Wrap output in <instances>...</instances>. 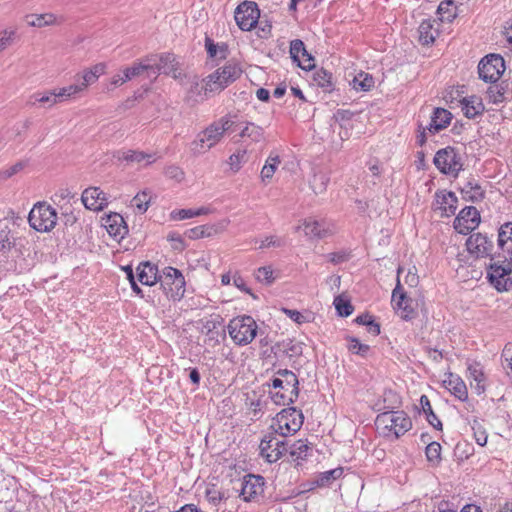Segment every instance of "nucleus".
<instances>
[{
	"instance_id": "obj_31",
	"label": "nucleus",
	"mask_w": 512,
	"mask_h": 512,
	"mask_svg": "<svg viewBox=\"0 0 512 512\" xmlns=\"http://www.w3.org/2000/svg\"><path fill=\"white\" fill-rule=\"evenodd\" d=\"M136 271L138 281L142 284L152 286L157 282V267L150 262L140 263Z\"/></svg>"
},
{
	"instance_id": "obj_44",
	"label": "nucleus",
	"mask_w": 512,
	"mask_h": 512,
	"mask_svg": "<svg viewBox=\"0 0 512 512\" xmlns=\"http://www.w3.org/2000/svg\"><path fill=\"white\" fill-rule=\"evenodd\" d=\"M256 243H259V249L280 248L285 245V240L284 238L276 235H269L263 239L256 240Z\"/></svg>"
},
{
	"instance_id": "obj_21",
	"label": "nucleus",
	"mask_w": 512,
	"mask_h": 512,
	"mask_svg": "<svg viewBox=\"0 0 512 512\" xmlns=\"http://www.w3.org/2000/svg\"><path fill=\"white\" fill-rule=\"evenodd\" d=\"M81 201L87 209L94 211L102 210L108 204L106 194L98 187L85 189L82 193Z\"/></svg>"
},
{
	"instance_id": "obj_46",
	"label": "nucleus",
	"mask_w": 512,
	"mask_h": 512,
	"mask_svg": "<svg viewBox=\"0 0 512 512\" xmlns=\"http://www.w3.org/2000/svg\"><path fill=\"white\" fill-rule=\"evenodd\" d=\"M56 22V17L53 14H42V15H32L28 19V24L34 27H44L47 25L54 24Z\"/></svg>"
},
{
	"instance_id": "obj_12",
	"label": "nucleus",
	"mask_w": 512,
	"mask_h": 512,
	"mask_svg": "<svg viewBox=\"0 0 512 512\" xmlns=\"http://www.w3.org/2000/svg\"><path fill=\"white\" fill-rule=\"evenodd\" d=\"M235 21L243 31H250L258 22L260 10L253 1H244L235 10Z\"/></svg>"
},
{
	"instance_id": "obj_13",
	"label": "nucleus",
	"mask_w": 512,
	"mask_h": 512,
	"mask_svg": "<svg viewBox=\"0 0 512 512\" xmlns=\"http://www.w3.org/2000/svg\"><path fill=\"white\" fill-rule=\"evenodd\" d=\"M480 213L473 207L463 208L454 220V229L460 234H468L478 227Z\"/></svg>"
},
{
	"instance_id": "obj_50",
	"label": "nucleus",
	"mask_w": 512,
	"mask_h": 512,
	"mask_svg": "<svg viewBox=\"0 0 512 512\" xmlns=\"http://www.w3.org/2000/svg\"><path fill=\"white\" fill-rule=\"evenodd\" d=\"M290 54H291V58L294 61H298L299 62L300 61V55L301 54H306V49H305L304 43L301 40H299V39L291 41V44H290Z\"/></svg>"
},
{
	"instance_id": "obj_29",
	"label": "nucleus",
	"mask_w": 512,
	"mask_h": 512,
	"mask_svg": "<svg viewBox=\"0 0 512 512\" xmlns=\"http://www.w3.org/2000/svg\"><path fill=\"white\" fill-rule=\"evenodd\" d=\"M460 104L464 115L469 119L481 115L485 110L482 99L478 96L463 98Z\"/></svg>"
},
{
	"instance_id": "obj_37",
	"label": "nucleus",
	"mask_w": 512,
	"mask_h": 512,
	"mask_svg": "<svg viewBox=\"0 0 512 512\" xmlns=\"http://www.w3.org/2000/svg\"><path fill=\"white\" fill-rule=\"evenodd\" d=\"M420 405L422 407V410L424 414L426 415V418L428 422L436 429L441 430L442 429V423L438 419V417L435 415V413L432 410V406L430 404V401L426 395H422L420 398Z\"/></svg>"
},
{
	"instance_id": "obj_48",
	"label": "nucleus",
	"mask_w": 512,
	"mask_h": 512,
	"mask_svg": "<svg viewBox=\"0 0 512 512\" xmlns=\"http://www.w3.org/2000/svg\"><path fill=\"white\" fill-rule=\"evenodd\" d=\"M335 308L340 316L347 317L352 314L354 308L351 303L341 296H338L334 300Z\"/></svg>"
},
{
	"instance_id": "obj_41",
	"label": "nucleus",
	"mask_w": 512,
	"mask_h": 512,
	"mask_svg": "<svg viewBox=\"0 0 512 512\" xmlns=\"http://www.w3.org/2000/svg\"><path fill=\"white\" fill-rule=\"evenodd\" d=\"M119 159H123L127 162H135L141 163L146 161L147 164H150L154 161L153 156L151 154H147L141 151H126L122 153V156Z\"/></svg>"
},
{
	"instance_id": "obj_49",
	"label": "nucleus",
	"mask_w": 512,
	"mask_h": 512,
	"mask_svg": "<svg viewBox=\"0 0 512 512\" xmlns=\"http://www.w3.org/2000/svg\"><path fill=\"white\" fill-rule=\"evenodd\" d=\"M273 274H274V272H273L271 266H264V267L258 268L255 276L259 282H261L265 285H270L275 280V277Z\"/></svg>"
},
{
	"instance_id": "obj_25",
	"label": "nucleus",
	"mask_w": 512,
	"mask_h": 512,
	"mask_svg": "<svg viewBox=\"0 0 512 512\" xmlns=\"http://www.w3.org/2000/svg\"><path fill=\"white\" fill-rule=\"evenodd\" d=\"M102 221L107 232L113 237L123 238L128 232L124 218L118 213H111L103 218Z\"/></svg>"
},
{
	"instance_id": "obj_14",
	"label": "nucleus",
	"mask_w": 512,
	"mask_h": 512,
	"mask_svg": "<svg viewBox=\"0 0 512 512\" xmlns=\"http://www.w3.org/2000/svg\"><path fill=\"white\" fill-rule=\"evenodd\" d=\"M285 392L277 391L272 394V400L277 405H286L293 403L299 394V381L294 372H285Z\"/></svg>"
},
{
	"instance_id": "obj_56",
	"label": "nucleus",
	"mask_w": 512,
	"mask_h": 512,
	"mask_svg": "<svg viewBox=\"0 0 512 512\" xmlns=\"http://www.w3.org/2000/svg\"><path fill=\"white\" fill-rule=\"evenodd\" d=\"M9 233L10 231L7 227L0 230V251L2 252L9 251L14 245V242L10 240Z\"/></svg>"
},
{
	"instance_id": "obj_18",
	"label": "nucleus",
	"mask_w": 512,
	"mask_h": 512,
	"mask_svg": "<svg viewBox=\"0 0 512 512\" xmlns=\"http://www.w3.org/2000/svg\"><path fill=\"white\" fill-rule=\"evenodd\" d=\"M503 259L504 262H507V264H490L487 276L490 283L500 292L507 290L506 284L508 279L506 278V276L509 275L512 271V266L509 260H506L505 258Z\"/></svg>"
},
{
	"instance_id": "obj_20",
	"label": "nucleus",
	"mask_w": 512,
	"mask_h": 512,
	"mask_svg": "<svg viewBox=\"0 0 512 512\" xmlns=\"http://www.w3.org/2000/svg\"><path fill=\"white\" fill-rule=\"evenodd\" d=\"M498 257L509 260L512 266V222L502 224L498 230Z\"/></svg>"
},
{
	"instance_id": "obj_38",
	"label": "nucleus",
	"mask_w": 512,
	"mask_h": 512,
	"mask_svg": "<svg viewBox=\"0 0 512 512\" xmlns=\"http://www.w3.org/2000/svg\"><path fill=\"white\" fill-rule=\"evenodd\" d=\"M239 136L241 138H250L253 142H260L263 140L264 131L262 127L252 122H247L246 126L240 132Z\"/></svg>"
},
{
	"instance_id": "obj_52",
	"label": "nucleus",
	"mask_w": 512,
	"mask_h": 512,
	"mask_svg": "<svg viewBox=\"0 0 512 512\" xmlns=\"http://www.w3.org/2000/svg\"><path fill=\"white\" fill-rule=\"evenodd\" d=\"M245 156L246 151H238L229 157L228 164L233 172L239 171L242 163L244 162Z\"/></svg>"
},
{
	"instance_id": "obj_23",
	"label": "nucleus",
	"mask_w": 512,
	"mask_h": 512,
	"mask_svg": "<svg viewBox=\"0 0 512 512\" xmlns=\"http://www.w3.org/2000/svg\"><path fill=\"white\" fill-rule=\"evenodd\" d=\"M163 272L165 275V283L163 285L174 286V288H171V297L174 299L183 297L185 293V279L182 273L173 267H166Z\"/></svg>"
},
{
	"instance_id": "obj_51",
	"label": "nucleus",
	"mask_w": 512,
	"mask_h": 512,
	"mask_svg": "<svg viewBox=\"0 0 512 512\" xmlns=\"http://www.w3.org/2000/svg\"><path fill=\"white\" fill-rule=\"evenodd\" d=\"M487 98L493 104H500L504 101V91L498 86H491L487 90Z\"/></svg>"
},
{
	"instance_id": "obj_55",
	"label": "nucleus",
	"mask_w": 512,
	"mask_h": 512,
	"mask_svg": "<svg viewBox=\"0 0 512 512\" xmlns=\"http://www.w3.org/2000/svg\"><path fill=\"white\" fill-rule=\"evenodd\" d=\"M211 227L202 225L195 228H192L188 231L189 238L198 239L203 237H209L211 235Z\"/></svg>"
},
{
	"instance_id": "obj_8",
	"label": "nucleus",
	"mask_w": 512,
	"mask_h": 512,
	"mask_svg": "<svg viewBox=\"0 0 512 512\" xmlns=\"http://www.w3.org/2000/svg\"><path fill=\"white\" fill-rule=\"evenodd\" d=\"M433 162L441 173L453 177H457L463 167L461 155L450 146L437 151Z\"/></svg>"
},
{
	"instance_id": "obj_7",
	"label": "nucleus",
	"mask_w": 512,
	"mask_h": 512,
	"mask_svg": "<svg viewBox=\"0 0 512 512\" xmlns=\"http://www.w3.org/2000/svg\"><path fill=\"white\" fill-rule=\"evenodd\" d=\"M57 212L45 202H38L31 209L28 222L38 232H49L57 224Z\"/></svg>"
},
{
	"instance_id": "obj_58",
	"label": "nucleus",
	"mask_w": 512,
	"mask_h": 512,
	"mask_svg": "<svg viewBox=\"0 0 512 512\" xmlns=\"http://www.w3.org/2000/svg\"><path fill=\"white\" fill-rule=\"evenodd\" d=\"M23 168H24V163L17 162L16 164L9 167L8 169L0 171V178L2 180H6V179L12 177L13 175H15L16 173H18L19 171H21Z\"/></svg>"
},
{
	"instance_id": "obj_2",
	"label": "nucleus",
	"mask_w": 512,
	"mask_h": 512,
	"mask_svg": "<svg viewBox=\"0 0 512 512\" xmlns=\"http://www.w3.org/2000/svg\"><path fill=\"white\" fill-rule=\"evenodd\" d=\"M243 70L236 62H228L203 79L205 94H216L234 83L242 75Z\"/></svg>"
},
{
	"instance_id": "obj_59",
	"label": "nucleus",
	"mask_w": 512,
	"mask_h": 512,
	"mask_svg": "<svg viewBox=\"0 0 512 512\" xmlns=\"http://www.w3.org/2000/svg\"><path fill=\"white\" fill-rule=\"evenodd\" d=\"M197 213H194V209H181L177 211H173L171 213V218L174 220H184L192 217H196Z\"/></svg>"
},
{
	"instance_id": "obj_19",
	"label": "nucleus",
	"mask_w": 512,
	"mask_h": 512,
	"mask_svg": "<svg viewBox=\"0 0 512 512\" xmlns=\"http://www.w3.org/2000/svg\"><path fill=\"white\" fill-rule=\"evenodd\" d=\"M466 247L469 253L477 258L487 257L491 255L493 241L482 233H475L467 239Z\"/></svg>"
},
{
	"instance_id": "obj_15",
	"label": "nucleus",
	"mask_w": 512,
	"mask_h": 512,
	"mask_svg": "<svg viewBox=\"0 0 512 512\" xmlns=\"http://www.w3.org/2000/svg\"><path fill=\"white\" fill-rule=\"evenodd\" d=\"M264 492V478L249 474L241 482L240 496L245 502L255 501Z\"/></svg>"
},
{
	"instance_id": "obj_54",
	"label": "nucleus",
	"mask_w": 512,
	"mask_h": 512,
	"mask_svg": "<svg viewBox=\"0 0 512 512\" xmlns=\"http://www.w3.org/2000/svg\"><path fill=\"white\" fill-rule=\"evenodd\" d=\"M326 257L331 263L340 264V263L348 261L351 257V254H350V252H348L346 250H341V251L329 253V254H327Z\"/></svg>"
},
{
	"instance_id": "obj_33",
	"label": "nucleus",
	"mask_w": 512,
	"mask_h": 512,
	"mask_svg": "<svg viewBox=\"0 0 512 512\" xmlns=\"http://www.w3.org/2000/svg\"><path fill=\"white\" fill-rule=\"evenodd\" d=\"M438 35V29L434 28V21L423 20L419 26V39L423 44L434 42Z\"/></svg>"
},
{
	"instance_id": "obj_17",
	"label": "nucleus",
	"mask_w": 512,
	"mask_h": 512,
	"mask_svg": "<svg viewBox=\"0 0 512 512\" xmlns=\"http://www.w3.org/2000/svg\"><path fill=\"white\" fill-rule=\"evenodd\" d=\"M457 202L458 199L453 192L442 190L435 193L432 208L435 212H438L441 217H450L456 212Z\"/></svg>"
},
{
	"instance_id": "obj_11",
	"label": "nucleus",
	"mask_w": 512,
	"mask_h": 512,
	"mask_svg": "<svg viewBox=\"0 0 512 512\" xmlns=\"http://www.w3.org/2000/svg\"><path fill=\"white\" fill-rule=\"evenodd\" d=\"M152 59L149 63L151 68L148 69V76L157 77L159 73L171 75L173 78L178 79L181 77L176 61V57L173 54H162L160 56L148 57Z\"/></svg>"
},
{
	"instance_id": "obj_47",
	"label": "nucleus",
	"mask_w": 512,
	"mask_h": 512,
	"mask_svg": "<svg viewBox=\"0 0 512 512\" xmlns=\"http://www.w3.org/2000/svg\"><path fill=\"white\" fill-rule=\"evenodd\" d=\"M314 80L318 86L326 90L332 89V74L325 69H320L314 74Z\"/></svg>"
},
{
	"instance_id": "obj_34",
	"label": "nucleus",
	"mask_w": 512,
	"mask_h": 512,
	"mask_svg": "<svg viewBox=\"0 0 512 512\" xmlns=\"http://www.w3.org/2000/svg\"><path fill=\"white\" fill-rule=\"evenodd\" d=\"M329 181L330 178L326 172L321 170H314L309 184L315 194H321L326 191Z\"/></svg>"
},
{
	"instance_id": "obj_57",
	"label": "nucleus",
	"mask_w": 512,
	"mask_h": 512,
	"mask_svg": "<svg viewBox=\"0 0 512 512\" xmlns=\"http://www.w3.org/2000/svg\"><path fill=\"white\" fill-rule=\"evenodd\" d=\"M165 175L170 179H174L177 182H181L184 179L185 174L180 167L171 165L166 168Z\"/></svg>"
},
{
	"instance_id": "obj_53",
	"label": "nucleus",
	"mask_w": 512,
	"mask_h": 512,
	"mask_svg": "<svg viewBox=\"0 0 512 512\" xmlns=\"http://www.w3.org/2000/svg\"><path fill=\"white\" fill-rule=\"evenodd\" d=\"M349 350L352 353H355V354H358V355H361V356H366V354L370 350V347H369V345L362 344L358 339L352 338L350 340Z\"/></svg>"
},
{
	"instance_id": "obj_24",
	"label": "nucleus",
	"mask_w": 512,
	"mask_h": 512,
	"mask_svg": "<svg viewBox=\"0 0 512 512\" xmlns=\"http://www.w3.org/2000/svg\"><path fill=\"white\" fill-rule=\"evenodd\" d=\"M151 60L146 58L143 62L135 63L133 66L125 68L122 75L117 74L112 78L111 85L119 86L134 77L142 75L144 72L148 73V69L151 68L149 63Z\"/></svg>"
},
{
	"instance_id": "obj_39",
	"label": "nucleus",
	"mask_w": 512,
	"mask_h": 512,
	"mask_svg": "<svg viewBox=\"0 0 512 512\" xmlns=\"http://www.w3.org/2000/svg\"><path fill=\"white\" fill-rule=\"evenodd\" d=\"M151 202V191L143 190L136 194L131 200V205L141 214L145 213Z\"/></svg>"
},
{
	"instance_id": "obj_22",
	"label": "nucleus",
	"mask_w": 512,
	"mask_h": 512,
	"mask_svg": "<svg viewBox=\"0 0 512 512\" xmlns=\"http://www.w3.org/2000/svg\"><path fill=\"white\" fill-rule=\"evenodd\" d=\"M304 233L310 239L325 238L333 233V229L325 221L316 220L314 218L305 219L301 226Z\"/></svg>"
},
{
	"instance_id": "obj_61",
	"label": "nucleus",
	"mask_w": 512,
	"mask_h": 512,
	"mask_svg": "<svg viewBox=\"0 0 512 512\" xmlns=\"http://www.w3.org/2000/svg\"><path fill=\"white\" fill-rule=\"evenodd\" d=\"M13 32L4 31L0 33V52L5 50L12 43Z\"/></svg>"
},
{
	"instance_id": "obj_1",
	"label": "nucleus",
	"mask_w": 512,
	"mask_h": 512,
	"mask_svg": "<svg viewBox=\"0 0 512 512\" xmlns=\"http://www.w3.org/2000/svg\"><path fill=\"white\" fill-rule=\"evenodd\" d=\"M235 121L230 115L221 117L218 121L213 122L203 131L198 133L195 140L191 143V149L195 154H203L217 145L224 133L232 130Z\"/></svg>"
},
{
	"instance_id": "obj_16",
	"label": "nucleus",
	"mask_w": 512,
	"mask_h": 512,
	"mask_svg": "<svg viewBox=\"0 0 512 512\" xmlns=\"http://www.w3.org/2000/svg\"><path fill=\"white\" fill-rule=\"evenodd\" d=\"M392 303L402 319L410 320L415 317L416 312L412 307V300L406 296L399 279L392 292Z\"/></svg>"
},
{
	"instance_id": "obj_4",
	"label": "nucleus",
	"mask_w": 512,
	"mask_h": 512,
	"mask_svg": "<svg viewBox=\"0 0 512 512\" xmlns=\"http://www.w3.org/2000/svg\"><path fill=\"white\" fill-rule=\"evenodd\" d=\"M375 424L384 433H392L397 438L404 435L412 427L411 419L404 411H387L379 414Z\"/></svg>"
},
{
	"instance_id": "obj_10",
	"label": "nucleus",
	"mask_w": 512,
	"mask_h": 512,
	"mask_svg": "<svg viewBox=\"0 0 512 512\" xmlns=\"http://www.w3.org/2000/svg\"><path fill=\"white\" fill-rule=\"evenodd\" d=\"M260 455L268 462H277L288 451V443L280 440L274 433L264 436L259 445Z\"/></svg>"
},
{
	"instance_id": "obj_28",
	"label": "nucleus",
	"mask_w": 512,
	"mask_h": 512,
	"mask_svg": "<svg viewBox=\"0 0 512 512\" xmlns=\"http://www.w3.org/2000/svg\"><path fill=\"white\" fill-rule=\"evenodd\" d=\"M468 378L471 379L470 385L474 388L477 394H482L485 391V375L482 366L478 362L469 363Z\"/></svg>"
},
{
	"instance_id": "obj_45",
	"label": "nucleus",
	"mask_w": 512,
	"mask_h": 512,
	"mask_svg": "<svg viewBox=\"0 0 512 512\" xmlns=\"http://www.w3.org/2000/svg\"><path fill=\"white\" fill-rule=\"evenodd\" d=\"M222 323V319L220 316H216L215 318H212L210 320H207L203 326H202V332L206 333L210 336V339H216L218 338L219 332L217 330L218 326H220Z\"/></svg>"
},
{
	"instance_id": "obj_27",
	"label": "nucleus",
	"mask_w": 512,
	"mask_h": 512,
	"mask_svg": "<svg viewBox=\"0 0 512 512\" xmlns=\"http://www.w3.org/2000/svg\"><path fill=\"white\" fill-rule=\"evenodd\" d=\"M343 474L342 468H335L322 473L317 474L311 481H309V490L315 488L329 487L332 483L339 479Z\"/></svg>"
},
{
	"instance_id": "obj_5",
	"label": "nucleus",
	"mask_w": 512,
	"mask_h": 512,
	"mask_svg": "<svg viewBox=\"0 0 512 512\" xmlns=\"http://www.w3.org/2000/svg\"><path fill=\"white\" fill-rule=\"evenodd\" d=\"M303 421L304 416L300 410L293 407L285 408L276 415L270 428L275 434L286 437L299 431Z\"/></svg>"
},
{
	"instance_id": "obj_42",
	"label": "nucleus",
	"mask_w": 512,
	"mask_h": 512,
	"mask_svg": "<svg viewBox=\"0 0 512 512\" xmlns=\"http://www.w3.org/2000/svg\"><path fill=\"white\" fill-rule=\"evenodd\" d=\"M437 13L441 21L451 22L456 16V11L453 7V1H442L438 6Z\"/></svg>"
},
{
	"instance_id": "obj_3",
	"label": "nucleus",
	"mask_w": 512,
	"mask_h": 512,
	"mask_svg": "<svg viewBox=\"0 0 512 512\" xmlns=\"http://www.w3.org/2000/svg\"><path fill=\"white\" fill-rule=\"evenodd\" d=\"M104 71L105 65L98 63L92 68L83 71L81 75L77 74L74 84L58 90L54 89L52 90V94L57 97L58 103L69 98H74L76 95L84 92L89 85L94 84Z\"/></svg>"
},
{
	"instance_id": "obj_26",
	"label": "nucleus",
	"mask_w": 512,
	"mask_h": 512,
	"mask_svg": "<svg viewBox=\"0 0 512 512\" xmlns=\"http://www.w3.org/2000/svg\"><path fill=\"white\" fill-rule=\"evenodd\" d=\"M443 385L459 400L465 401L468 398L466 384L457 374L452 372L446 373Z\"/></svg>"
},
{
	"instance_id": "obj_32",
	"label": "nucleus",
	"mask_w": 512,
	"mask_h": 512,
	"mask_svg": "<svg viewBox=\"0 0 512 512\" xmlns=\"http://www.w3.org/2000/svg\"><path fill=\"white\" fill-rule=\"evenodd\" d=\"M461 193L471 202H478L484 198V190L475 179L467 180L461 187Z\"/></svg>"
},
{
	"instance_id": "obj_43",
	"label": "nucleus",
	"mask_w": 512,
	"mask_h": 512,
	"mask_svg": "<svg viewBox=\"0 0 512 512\" xmlns=\"http://www.w3.org/2000/svg\"><path fill=\"white\" fill-rule=\"evenodd\" d=\"M427 460L433 465L436 466L441 461V445L438 442H432L427 445L426 450Z\"/></svg>"
},
{
	"instance_id": "obj_63",
	"label": "nucleus",
	"mask_w": 512,
	"mask_h": 512,
	"mask_svg": "<svg viewBox=\"0 0 512 512\" xmlns=\"http://www.w3.org/2000/svg\"><path fill=\"white\" fill-rule=\"evenodd\" d=\"M34 97L39 103H48L50 107L58 103L57 97L52 94V91L48 92L46 95L40 97L35 95Z\"/></svg>"
},
{
	"instance_id": "obj_9",
	"label": "nucleus",
	"mask_w": 512,
	"mask_h": 512,
	"mask_svg": "<svg viewBox=\"0 0 512 512\" xmlns=\"http://www.w3.org/2000/svg\"><path fill=\"white\" fill-rule=\"evenodd\" d=\"M505 71L504 59L500 55L485 56L478 65L479 77L485 82H496Z\"/></svg>"
},
{
	"instance_id": "obj_35",
	"label": "nucleus",
	"mask_w": 512,
	"mask_h": 512,
	"mask_svg": "<svg viewBox=\"0 0 512 512\" xmlns=\"http://www.w3.org/2000/svg\"><path fill=\"white\" fill-rule=\"evenodd\" d=\"M356 91H369L374 86L373 77L365 72L358 73L351 82Z\"/></svg>"
},
{
	"instance_id": "obj_60",
	"label": "nucleus",
	"mask_w": 512,
	"mask_h": 512,
	"mask_svg": "<svg viewBox=\"0 0 512 512\" xmlns=\"http://www.w3.org/2000/svg\"><path fill=\"white\" fill-rule=\"evenodd\" d=\"M233 284L240 289L241 291H244L245 293L250 294L253 298L256 299V296L251 292V290L247 287L245 280L239 276L234 275L233 276Z\"/></svg>"
},
{
	"instance_id": "obj_30",
	"label": "nucleus",
	"mask_w": 512,
	"mask_h": 512,
	"mask_svg": "<svg viewBox=\"0 0 512 512\" xmlns=\"http://www.w3.org/2000/svg\"><path fill=\"white\" fill-rule=\"evenodd\" d=\"M452 119V114L444 108H436L431 117V122L428 130L432 133H437L445 129Z\"/></svg>"
},
{
	"instance_id": "obj_6",
	"label": "nucleus",
	"mask_w": 512,
	"mask_h": 512,
	"mask_svg": "<svg viewBox=\"0 0 512 512\" xmlns=\"http://www.w3.org/2000/svg\"><path fill=\"white\" fill-rule=\"evenodd\" d=\"M257 324L251 316L232 319L228 324V332L235 344L245 346L250 344L257 335Z\"/></svg>"
},
{
	"instance_id": "obj_62",
	"label": "nucleus",
	"mask_w": 512,
	"mask_h": 512,
	"mask_svg": "<svg viewBox=\"0 0 512 512\" xmlns=\"http://www.w3.org/2000/svg\"><path fill=\"white\" fill-rule=\"evenodd\" d=\"M206 496L209 502L213 504L219 503L223 498V494L215 488L207 489Z\"/></svg>"
},
{
	"instance_id": "obj_64",
	"label": "nucleus",
	"mask_w": 512,
	"mask_h": 512,
	"mask_svg": "<svg viewBox=\"0 0 512 512\" xmlns=\"http://www.w3.org/2000/svg\"><path fill=\"white\" fill-rule=\"evenodd\" d=\"M300 56L306 57L304 59V62L302 63L301 60L299 61V66L304 70H310L312 69L314 65V58L306 51V54H301Z\"/></svg>"
},
{
	"instance_id": "obj_40",
	"label": "nucleus",
	"mask_w": 512,
	"mask_h": 512,
	"mask_svg": "<svg viewBox=\"0 0 512 512\" xmlns=\"http://www.w3.org/2000/svg\"><path fill=\"white\" fill-rule=\"evenodd\" d=\"M280 158L279 156H272L270 155L267 160H266V163L265 165L263 166L262 170H261V180L263 182H268L272 179L278 165L280 164Z\"/></svg>"
},
{
	"instance_id": "obj_36",
	"label": "nucleus",
	"mask_w": 512,
	"mask_h": 512,
	"mask_svg": "<svg viewBox=\"0 0 512 512\" xmlns=\"http://www.w3.org/2000/svg\"><path fill=\"white\" fill-rule=\"evenodd\" d=\"M311 448L308 446L306 440H297L289 446V452L294 461L303 460L308 456Z\"/></svg>"
}]
</instances>
